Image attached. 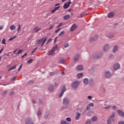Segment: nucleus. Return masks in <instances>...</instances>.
<instances>
[{
	"instance_id": "37998d69",
	"label": "nucleus",
	"mask_w": 124,
	"mask_h": 124,
	"mask_svg": "<svg viewBox=\"0 0 124 124\" xmlns=\"http://www.w3.org/2000/svg\"><path fill=\"white\" fill-rule=\"evenodd\" d=\"M31 62H32V59H31L28 61V63H31Z\"/></svg>"
},
{
	"instance_id": "cd10ccee",
	"label": "nucleus",
	"mask_w": 124,
	"mask_h": 124,
	"mask_svg": "<svg viewBox=\"0 0 124 124\" xmlns=\"http://www.w3.org/2000/svg\"><path fill=\"white\" fill-rule=\"evenodd\" d=\"M83 83L85 84V85H87L88 83H89V79H88V78H84L83 79Z\"/></svg>"
},
{
	"instance_id": "49530a36",
	"label": "nucleus",
	"mask_w": 124,
	"mask_h": 124,
	"mask_svg": "<svg viewBox=\"0 0 124 124\" xmlns=\"http://www.w3.org/2000/svg\"><path fill=\"white\" fill-rule=\"evenodd\" d=\"M27 55H28V53L24 54L22 56L21 59H24V57H26V56H27Z\"/></svg>"
},
{
	"instance_id": "338daca9",
	"label": "nucleus",
	"mask_w": 124,
	"mask_h": 124,
	"mask_svg": "<svg viewBox=\"0 0 124 124\" xmlns=\"http://www.w3.org/2000/svg\"><path fill=\"white\" fill-rule=\"evenodd\" d=\"M58 5H60V3H58V4H55V6H58Z\"/></svg>"
},
{
	"instance_id": "412c9836",
	"label": "nucleus",
	"mask_w": 124,
	"mask_h": 124,
	"mask_svg": "<svg viewBox=\"0 0 124 124\" xmlns=\"http://www.w3.org/2000/svg\"><path fill=\"white\" fill-rule=\"evenodd\" d=\"M80 117H81V114L79 112H77V116H76V120H79L80 119Z\"/></svg>"
},
{
	"instance_id": "9d476101",
	"label": "nucleus",
	"mask_w": 124,
	"mask_h": 124,
	"mask_svg": "<svg viewBox=\"0 0 124 124\" xmlns=\"http://www.w3.org/2000/svg\"><path fill=\"white\" fill-rule=\"evenodd\" d=\"M26 124H33V123L32 121H31V118H27L25 120Z\"/></svg>"
},
{
	"instance_id": "603ef678",
	"label": "nucleus",
	"mask_w": 124,
	"mask_h": 124,
	"mask_svg": "<svg viewBox=\"0 0 124 124\" xmlns=\"http://www.w3.org/2000/svg\"><path fill=\"white\" fill-rule=\"evenodd\" d=\"M85 124H91V120H88Z\"/></svg>"
},
{
	"instance_id": "de8ad7c7",
	"label": "nucleus",
	"mask_w": 124,
	"mask_h": 124,
	"mask_svg": "<svg viewBox=\"0 0 124 124\" xmlns=\"http://www.w3.org/2000/svg\"><path fill=\"white\" fill-rule=\"evenodd\" d=\"M60 8V6H58V7H56L54 9L56 11H57V10H58Z\"/></svg>"
},
{
	"instance_id": "a19ab883",
	"label": "nucleus",
	"mask_w": 124,
	"mask_h": 124,
	"mask_svg": "<svg viewBox=\"0 0 124 124\" xmlns=\"http://www.w3.org/2000/svg\"><path fill=\"white\" fill-rule=\"evenodd\" d=\"M6 93H7V91H4V92L2 93V95H5V94H6Z\"/></svg>"
},
{
	"instance_id": "4c0bfd02",
	"label": "nucleus",
	"mask_w": 124,
	"mask_h": 124,
	"mask_svg": "<svg viewBox=\"0 0 124 124\" xmlns=\"http://www.w3.org/2000/svg\"><path fill=\"white\" fill-rule=\"evenodd\" d=\"M6 41V40H5V39H3L2 40V44H4V45H5V42Z\"/></svg>"
},
{
	"instance_id": "39448f33",
	"label": "nucleus",
	"mask_w": 124,
	"mask_h": 124,
	"mask_svg": "<svg viewBox=\"0 0 124 124\" xmlns=\"http://www.w3.org/2000/svg\"><path fill=\"white\" fill-rule=\"evenodd\" d=\"M121 68V65H120V63H115L113 65V69L114 70H118V69H120Z\"/></svg>"
},
{
	"instance_id": "4be33fe9",
	"label": "nucleus",
	"mask_w": 124,
	"mask_h": 124,
	"mask_svg": "<svg viewBox=\"0 0 124 124\" xmlns=\"http://www.w3.org/2000/svg\"><path fill=\"white\" fill-rule=\"evenodd\" d=\"M48 90L50 91V92H54V87L52 85H49Z\"/></svg>"
},
{
	"instance_id": "423d86ee",
	"label": "nucleus",
	"mask_w": 124,
	"mask_h": 124,
	"mask_svg": "<svg viewBox=\"0 0 124 124\" xmlns=\"http://www.w3.org/2000/svg\"><path fill=\"white\" fill-rule=\"evenodd\" d=\"M117 112L118 114L120 116V117H122V118H124V112L123 111V110L119 109L117 110Z\"/></svg>"
},
{
	"instance_id": "72a5a7b5",
	"label": "nucleus",
	"mask_w": 124,
	"mask_h": 124,
	"mask_svg": "<svg viewBox=\"0 0 124 124\" xmlns=\"http://www.w3.org/2000/svg\"><path fill=\"white\" fill-rule=\"evenodd\" d=\"M16 36H14L13 37L10 38L9 39V41H12L14 38H16Z\"/></svg>"
},
{
	"instance_id": "f8f14e48",
	"label": "nucleus",
	"mask_w": 124,
	"mask_h": 124,
	"mask_svg": "<svg viewBox=\"0 0 124 124\" xmlns=\"http://www.w3.org/2000/svg\"><path fill=\"white\" fill-rule=\"evenodd\" d=\"M118 50H119V46H115L112 49V52L113 53H116V52L118 51Z\"/></svg>"
},
{
	"instance_id": "bf43d9fd",
	"label": "nucleus",
	"mask_w": 124,
	"mask_h": 124,
	"mask_svg": "<svg viewBox=\"0 0 124 124\" xmlns=\"http://www.w3.org/2000/svg\"><path fill=\"white\" fill-rule=\"evenodd\" d=\"M88 99H92L93 98V97H92V96H88Z\"/></svg>"
},
{
	"instance_id": "5fc2aeb1",
	"label": "nucleus",
	"mask_w": 124,
	"mask_h": 124,
	"mask_svg": "<svg viewBox=\"0 0 124 124\" xmlns=\"http://www.w3.org/2000/svg\"><path fill=\"white\" fill-rule=\"evenodd\" d=\"M112 109L113 110H117V107L116 106L112 107Z\"/></svg>"
},
{
	"instance_id": "ea45409f",
	"label": "nucleus",
	"mask_w": 124,
	"mask_h": 124,
	"mask_svg": "<svg viewBox=\"0 0 124 124\" xmlns=\"http://www.w3.org/2000/svg\"><path fill=\"white\" fill-rule=\"evenodd\" d=\"M16 78H17V77H14L12 78L11 81H15V80H16Z\"/></svg>"
},
{
	"instance_id": "a18cd8bd",
	"label": "nucleus",
	"mask_w": 124,
	"mask_h": 124,
	"mask_svg": "<svg viewBox=\"0 0 124 124\" xmlns=\"http://www.w3.org/2000/svg\"><path fill=\"white\" fill-rule=\"evenodd\" d=\"M36 50H37V48H35L34 50L32 51L31 54H33V53H34V52H35Z\"/></svg>"
},
{
	"instance_id": "9b49d317",
	"label": "nucleus",
	"mask_w": 124,
	"mask_h": 124,
	"mask_svg": "<svg viewBox=\"0 0 124 124\" xmlns=\"http://www.w3.org/2000/svg\"><path fill=\"white\" fill-rule=\"evenodd\" d=\"M17 52L16 53V52H17ZM22 52H23V49H20L18 51V49H16L13 51V53L14 54H16V55H19L21 54Z\"/></svg>"
},
{
	"instance_id": "680f3d73",
	"label": "nucleus",
	"mask_w": 124,
	"mask_h": 124,
	"mask_svg": "<svg viewBox=\"0 0 124 124\" xmlns=\"http://www.w3.org/2000/svg\"><path fill=\"white\" fill-rule=\"evenodd\" d=\"M14 92L13 91H12L10 92V95H12V94H14Z\"/></svg>"
},
{
	"instance_id": "052dcab7",
	"label": "nucleus",
	"mask_w": 124,
	"mask_h": 124,
	"mask_svg": "<svg viewBox=\"0 0 124 124\" xmlns=\"http://www.w3.org/2000/svg\"><path fill=\"white\" fill-rule=\"evenodd\" d=\"M55 12H56V11H55V9L52 10L51 11V14H53V13H55Z\"/></svg>"
},
{
	"instance_id": "1a4fd4ad",
	"label": "nucleus",
	"mask_w": 124,
	"mask_h": 124,
	"mask_svg": "<svg viewBox=\"0 0 124 124\" xmlns=\"http://www.w3.org/2000/svg\"><path fill=\"white\" fill-rule=\"evenodd\" d=\"M65 91H66V88H65V86H63L61 93L59 94V97H62V96L63 95V93H64V92H65Z\"/></svg>"
},
{
	"instance_id": "ddd939ff",
	"label": "nucleus",
	"mask_w": 124,
	"mask_h": 124,
	"mask_svg": "<svg viewBox=\"0 0 124 124\" xmlns=\"http://www.w3.org/2000/svg\"><path fill=\"white\" fill-rule=\"evenodd\" d=\"M108 50H109V45L107 44L104 46V51L107 52Z\"/></svg>"
},
{
	"instance_id": "c9c22d12",
	"label": "nucleus",
	"mask_w": 124,
	"mask_h": 124,
	"mask_svg": "<svg viewBox=\"0 0 124 124\" xmlns=\"http://www.w3.org/2000/svg\"><path fill=\"white\" fill-rule=\"evenodd\" d=\"M50 75L51 76H54V75H56V72H51L50 73Z\"/></svg>"
},
{
	"instance_id": "e433bc0d",
	"label": "nucleus",
	"mask_w": 124,
	"mask_h": 124,
	"mask_svg": "<svg viewBox=\"0 0 124 124\" xmlns=\"http://www.w3.org/2000/svg\"><path fill=\"white\" fill-rule=\"evenodd\" d=\"M20 30H21V25H20V24H18V27L17 28V32L20 31Z\"/></svg>"
},
{
	"instance_id": "bb28decb",
	"label": "nucleus",
	"mask_w": 124,
	"mask_h": 124,
	"mask_svg": "<svg viewBox=\"0 0 124 124\" xmlns=\"http://www.w3.org/2000/svg\"><path fill=\"white\" fill-rule=\"evenodd\" d=\"M105 77L106 78H109V72L107 71L105 73Z\"/></svg>"
},
{
	"instance_id": "a878e982",
	"label": "nucleus",
	"mask_w": 124,
	"mask_h": 124,
	"mask_svg": "<svg viewBox=\"0 0 124 124\" xmlns=\"http://www.w3.org/2000/svg\"><path fill=\"white\" fill-rule=\"evenodd\" d=\"M16 66H17V64H16L15 66L10 67V69L8 70V71H11V70L15 69V68H16Z\"/></svg>"
},
{
	"instance_id": "774afa93",
	"label": "nucleus",
	"mask_w": 124,
	"mask_h": 124,
	"mask_svg": "<svg viewBox=\"0 0 124 124\" xmlns=\"http://www.w3.org/2000/svg\"><path fill=\"white\" fill-rule=\"evenodd\" d=\"M113 55H110V56H109V58H112V57H113Z\"/></svg>"
},
{
	"instance_id": "a211bd4d",
	"label": "nucleus",
	"mask_w": 124,
	"mask_h": 124,
	"mask_svg": "<svg viewBox=\"0 0 124 124\" xmlns=\"http://www.w3.org/2000/svg\"><path fill=\"white\" fill-rule=\"evenodd\" d=\"M79 58H80V55L79 54H77L74 58V62H77L78 60H79Z\"/></svg>"
},
{
	"instance_id": "79ce46f5",
	"label": "nucleus",
	"mask_w": 124,
	"mask_h": 124,
	"mask_svg": "<svg viewBox=\"0 0 124 124\" xmlns=\"http://www.w3.org/2000/svg\"><path fill=\"white\" fill-rule=\"evenodd\" d=\"M66 120L67 121V122H71V119H70L69 117L67 118Z\"/></svg>"
},
{
	"instance_id": "473e14b6",
	"label": "nucleus",
	"mask_w": 124,
	"mask_h": 124,
	"mask_svg": "<svg viewBox=\"0 0 124 124\" xmlns=\"http://www.w3.org/2000/svg\"><path fill=\"white\" fill-rule=\"evenodd\" d=\"M61 124H69V123H68L65 121H62L61 122Z\"/></svg>"
},
{
	"instance_id": "20e7f679",
	"label": "nucleus",
	"mask_w": 124,
	"mask_h": 124,
	"mask_svg": "<svg viewBox=\"0 0 124 124\" xmlns=\"http://www.w3.org/2000/svg\"><path fill=\"white\" fill-rule=\"evenodd\" d=\"M63 104L65 105V106H67L69 104V99L67 98H64L63 99Z\"/></svg>"
},
{
	"instance_id": "4468645a",
	"label": "nucleus",
	"mask_w": 124,
	"mask_h": 124,
	"mask_svg": "<svg viewBox=\"0 0 124 124\" xmlns=\"http://www.w3.org/2000/svg\"><path fill=\"white\" fill-rule=\"evenodd\" d=\"M77 69L78 71H82V70L83 69V66L82 65H79L78 66H77Z\"/></svg>"
},
{
	"instance_id": "f03ea898",
	"label": "nucleus",
	"mask_w": 124,
	"mask_h": 124,
	"mask_svg": "<svg viewBox=\"0 0 124 124\" xmlns=\"http://www.w3.org/2000/svg\"><path fill=\"white\" fill-rule=\"evenodd\" d=\"M46 38L45 37H43L42 39H40V40H38L37 41V44H38V45H40V44H41V46H43V45H44V43H45L46 42Z\"/></svg>"
},
{
	"instance_id": "864d4df0",
	"label": "nucleus",
	"mask_w": 124,
	"mask_h": 124,
	"mask_svg": "<svg viewBox=\"0 0 124 124\" xmlns=\"http://www.w3.org/2000/svg\"><path fill=\"white\" fill-rule=\"evenodd\" d=\"M113 37H114V35L113 34H110L109 35V38H113Z\"/></svg>"
},
{
	"instance_id": "6e6552de",
	"label": "nucleus",
	"mask_w": 124,
	"mask_h": 124,
	"mask_svg": "<svg viewBox=\"0 0 124 124\" xmlns=\"http://www.w3.org/2000/svg\"><path fill=\"white\" fill-rule=\"evenodd\" d=\"M71 4V1H68V3L66 2L64 5H63V7L64 9H66V8H68V7Z\"/></svg>"
},
{
	"instance_id": "393cba45",
	"label": "nucleus",
	"mask_w": 124,
	"mask_h": 124,
	"mask_svg": "<svg viewBox=\"0 0 124 124\" xmlns=\"http://www.w3.org/2000/svg\"><path fill=\"white\" fill-rule=\"evenodd\" d=\"M69 18H70V15H65L63 17V20H68V19H69Z\"/></svg>"
},
{
	"instance_id": "0e129e2a",
	"label": "nucleus",
	"mask_w": 124,
	"mask_h": 124,
	"mask_svg": "<svg viewBox=\"0 0 124 124\" xmlns=\"http://www.w3.org/2000/svg\"><path fill=\"white\" fill-rule=\"evenodd\" d=\"M21 68H22V64L20 65V66H19V68L18 69V70H20V69H21Z\"/></svg>"
},
{
	"instance_id": "aec40b11",
	"label": "nucleus",
	"mask_w": 124,
	"mask_h": 124,
	"mask_svg": "<svg viewBox=\"0 0 124 124\" xmlns=\"http://www.w3.org/2000/svg\"><path fill=\"white\" fill-rule=\"evenodd\" d=\"M97 38H98V37L97 36H95V37H91L90 38V42H93V41L97 40Z\"/></svg>"
},
{
	"instance_id": "b1692460",
	"label": "nucleus",
	"mask_w": 124,
	"mask_h": 124,
	"mask_svg": "<svg viewBox=\"0 0 124 124\" xmlns=\"http://www.w3.org/2000/svg\"><path fill=\"white\" fill-rule=\"evenodd\" d=\"M115 116H116V113L113 112L112 115L109 117L110 119H111L112 121H114V119L115 118Z\"/></svg>"
},
{
	"instance_id": "f3484780",
	"label": "nucleus",
	"mask_w": 124,
	"mask_h": 124,
	"mask_svg": "<svg viewBox=\"0 0 124 124\" xmlns=\"http://www.w3.org/2000/svg\"><path fill=\"white\" fill-rule=\"evenodd\" d=\"M114 16H115V12H111L109 13V18H113Z\"/></svg>"
},
{
	"instance_id": "58836bf2",
	"label": "nucleus",
	"mask_w": 124,
	"mask_h": 124,
	"mask_svg": "<svg viewBox=\"0 0 124 124\" xmlns=\"http://www.w3.org/2000/svg\"><path fill=\"white\" fill-rule=\"evenodd\" d=\"M62 23H60L59 25L57 26V29L60 28V27H62Z\"/></svg>"
},
{
	"instance_id": "69168bd1",
	"label": "nucleus",
	"mask_w": 124,
	"mask_h": 124,
	"mask_svg": "<svg viewBox=\"0 0 124 124\" xmlns=\"http://www.w3.org/2000/svg\"><path fill=\"white\" fill-rule=\"evenodd\" d=\"M108 108H109V107H107L104 108V109H108Z\"/></svg>"
},
{
	"instance_id": "f257e3e1",
	"label": "nucleus",
	"mask_w": 124,
	"mask_h": 124,
	"mask_svg": "<svg viewBox=\"0 0 124 124\" xmlns=\"http://www.w3.org/2000/svg\"><path fill=\"white\" fill-rule=\"evenodd\" d=\"M58 45L54 46L51 50L48 51L49 56H52L57 50H58Z\"/></svg>"
},
{
	"instance_id": "09e8293b",
	"label": "nucleus",
	"mask_w": 124,
	"mask_h": 124,
	"mask_svg": "<svg viewBox=\"0 0 124 124\" xmlns=\"http://www.w3.org/2000/svg\"><path fill=\"white\" fill-rule=\"evenodd\" d=\"M4 26L2 25H0V31L3 30Z\"/></svg>"
},
{
	"instance_id": "8fccbe9b",
	"label": "nucleus",
	"mask_w": 124,
	"mask_h": 124,
	"mask_svg": "<svg viewBox=\"0 0 124 124\" xmlns=\"http://www.w3.org/2000/svg\"><path fill=\"white\" fill-rule=\"evenodd\" d=\"M90 109H91V107L89 105L88 106H87L86 109L87 110H90Z\"/></svg>"
},
{
	"instance_id": "c85d7f7f",
	"label": "nucleus",
	"mask_w": 124,
	"mask_h": 124,
	"mask_svg": "<svg viewBox=\"0 0 124 124\" xmlns=\"http://www.w3.org/2000/svg\"><path fill=\"white\" fill-rule=\"evenodd\" d=\"M97 117L96 116H94L92 118L91 121L92 122H95L96 121H97Z\"/></svg>"
},
{
	"instance_id": "e2e57ef3",
	"label": "nucleus",
	"mask_w": 124,
	"mask_h": 124,
	"mask_svg": "<svg viewBox=\"0 0 124 124\" xmlns=\"http://www.w3.org/2000/svg\"><path fill=\"white\" fill-rule=\"evenodd\" d=\"M3 51V48H2L0 50V54H1L2 51Z\"/></svg>"
},
{
	"instance_id": "c756f323",
	"label": "nucleus",
	"mask_w": 124,
	"mask_h": 124,
	"mask_svg": "<svg viewBox=\"0 0 124 124\" xmlns=\"http://www.w3.org/2000/svg\"><path fill=\"white\" fill-rule=\"evenodd\" d=\"M82 76H83V73H79L77 75L78 78H81V77H82Z\"/></svg>"
},
{
	"instance_id": "7c9ffc66",
	"label": "nucleus",
	"mask_w": 124,
	"mask_h": 124,
	"mask_svg": "<svg viewBox=\"0 0 124 124\" xmlns=\"http://www.w3.org/2000/svg\"><path fill=\"white\" fill-rule=\"evenodd\" d=\"M68 46H69V45L68 44H64L63 45V46L64 47H62V48H63V49H64V48H67V47H68Z\"/></svg>"
},
{
	"instance_id": "dca6fc26",
	"label": "nucleus",
	"mask_w": 124,
	"mask_h": 124,
	"mask_svg": "<svg viewBox=\"0 0 124 124\" xmlns=\"http://www.w3.org/2000/svg\"><path fill=\"white\" fill-rule=\"evenodd\" d=\"M101 54H94L93 55V59H98L101 57Z\"/></svg>"
},
{
	"instance_id": "2f4dec72",
	"label": "nucleus",
	"mask_w": 124,
	"mask_h": 124,
	"mask_svg": "<svg viewBox=\"0 0 124 124\" xmlns=\"http://www.w3.org/2000/svg\"><path fill=\"white\" fill-rule=\"evenodd\" d=\"M65 31H62L59 34V36H62V35L64 34Z\"/></svg>"
},
{
	"instance_id": "4d7b16f0",
	"label": "nucleus",
	"mask_w": 124,
	"mask_h": 124,
	"mask_svg": "<svg viewBox=\"0 0 124 124\" xmlns=\"http://www.w3.org/2000/svg\"><path fill=\"white\" fill-rule=\"evenodd\" d=\"M54 28V25L51 26L49 29L48 30L50 31V30H52Z\"/></svg>"
},
{
	"instance_id": "7ed1b4c3",
	"label": "nucleus",
	"mask_w": 124,
	"mask_h": 124,
	"mask_svg": "<svg viewBox=\"0 0 124 124\" xmlns=\"http://www.w3.org/2000/svg\"><path fill=\"white\" fill-rule=\"evenodd\" d=\"M79 84H80L79 81H76L75 82H73L72 84V88H73V89H77Z\"/></svg>"
},
{
	"instance_id": "2eb2a0df",
	"label": "nucleus",
	"mask_w": 124,
	"mask_h": 124,
	"mask_svg": "<svg viewBox=\"0 0 124 124\" xmlns=\"http://www.w3.org/2000/svg\"><path fill=\"white\" fill-rule=\"evenodd\" d=\"M40 30H41V28H38V27H36L33 30V31H34V32H38V31H40Z\"/></svg>"
},
{
	"instance_id": "5701e85b",
	"label": "nucleus",
	"mask_w": 124,
	"mask_h": 124,
	"mask_svg": "<svg viewBox=\"0 0 124 124\" xmlns=\"http://www.w3.org/2000/svg\"><path fill=\"white\" fill-rule=\"evenodd\" d=\"M10 30H11V31H14V30H16V26L15 25H11L10 27Z\"/></svg>"
},
{
	"instance_id": "6ab92c4d",
	"label": "nucleus",
	"mask_w": 124,
	"mask_h": 124,
	"mask_svg": "<svg viewBox=\"0 0 124 124\" xmlns=\"http://www.w3.org/2000/svg\"><path fill=\"white\" fill-rule=\"evenodd\" d=\"M65 63V60L64 58H61L59 60V63L64 64Z\"/></svg>"
},
{
	"instance_id": "13d9d810",
	"label": "nucleus",
	"mask_w": 124,
	"mask_h": 124,
	"mask_svg": "<svg viewBox=\"0 0 124 124\" xmlns=\"http://www.w3.org/2000/svg\"><path fill=\"white\" fill-rule=\"evenodd\" d=\"M86 15H88V14H82L81 15V17H84Z\"/></svg>"
},
{
	"instance_id": "6e6d98bb",
	"label": "nucleus",
	"mask_w": 124,
	"mask_h": 124,
	"mask_svg": "<svg viewBox=\"0 0 124 124\" xmlns=\"http://www.w3.org/2000/svg\"><path fill=\"white\" fill-rule=\"evenodd\" d=\"M60 30H61V28H59L58 29H57V30H56V31H55V33H57V32H58V31H59Z\"/></svg>"
},
{
	"instance_id": "c03bdc74",
	"label": "nucleus",
	"mask_w": 124,
	"mask_h": 124,
	"mask_svg": "<svg viewBox=\"0 0 124 124\" xmlns=\"http://www.w3.org/2000/svg\"><path fill=\"white\" fill-rule=\"evenodd\" d=\"M89 105L90 106V107H93V106H94V105L93 103H90Z\"/></svg>"
},
{
	"instance_id": "3c124183",
	"label": "nucleus",
	"mask_w": 124,
	"mask_h": 124,
	"mask_svg": "<svg viewBox=\"0 0 124 124\" xmlns=\"http://www.w3.org/2000/svg\"><path fill=\"white\" fill-rule=\"evenodd\" d=\"M118 124H124V121H120L118 122Z\"/></svg>"
},
{
	"instance_id": "f704fd0d",
	"label": "nucleus",
	"mask_w": 124,
	"mask_h": 124,
	"mask_svg": "<svg viewBox=\"0 0 124 124\" xmlns=\"http://www.w3.org/2000/svg\"><path fill=\"white\" fill-rule=\"evenodd\" d=\"M41 115V109H39L38 112L37 113V116H40Z\"/></svg>"
},
{
	"instance_id": "0eeeda50",
	"label": "nucleus",
	"mask_w": 124,
	"mask_h": 124,
	"mask_svg": "<svg viewBox=\"0 0 124 124\" xmlns=\"http://www.w3.org/2000/svg\"><path fill=\"white\" fill-rule=\"evenodd\" d=\"M77 28H78V26L76 25V24H74L70 28V31H75Z\"/></svg>"
}]
</instances>
